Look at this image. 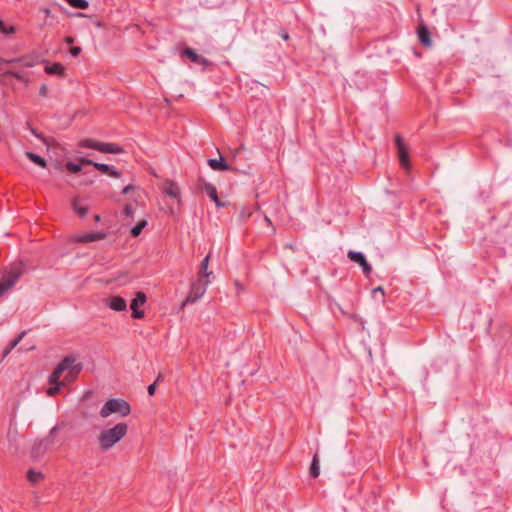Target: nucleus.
I'll return each instance as SVG.
<instances>
[{
  "label": "nucleus",
  "instance_id": "obj_38",
  "mask_svg": "<svg viewBox=\"0 0 512 512\" xmlns=\"http://www.w3.org/2000/svg\"><path fill=\"white\" fill-rule=\"evenodd\" d=\"M134 189V186L132 184H129V185H126L123 189H122V194H128L131 190Z\"/></svg>",
  "mask_w": 512,
  "mask_h": 512
},
{
  "label": "nucleus",
  "instance_id": "obj_15",
  "mask_svg": "<svg viewBox=\"0 0 512 512\" xmlns=\"http://www.w3.org/2000/svg\"><path fill=\"white\" fill-rule=\"evenodd\" d=\"M209 167L214 171H230L232 170L231 166L226 162L223 156H220L219 159L210 158L207 161Z\"/></svg>",
  "mask_w": 512,
  "mask_h": 512
},
{
  "label": "nucleus",
  "instance_id": "obj_42",
  "mask_svg": "<svg viewBox=\"0 0 512 512\" xmlns=\"http://www.w3.org/2000/svg\"><path fill=\"white\" fill-rule=\"evenodd\" d=\"M30 131H31V133H32L34 136H36L37 138H39V139H43L42 134H41V133H38L36 129H34V128H30Z\"/></svg>",
  "mask_w": 512,
  "mask_h": 512
},
{
  "label": "nucleus",
  "instance_id": "obj_11",
  "mask_svg": "<svg viewBox=\"0 0 512 512\" xmlns=\"http://www.w3.org/2000/svg\"><path fill=\"white\" fill-rule=\"evenodd\" d=\"M147 300L146 294L143 291H138L131 301L130 309L132 310V318L142 319L144 311L139 309V306L144 305Z\"/></svg>",
  "mask_w": 512,
  "mask_h": 512
},
{
  "label": "nucleus",
  "instance_id": "obj_7",
  "mask_svg": "<svg viewBox=\"0 0 512 512\" xmlns=\"http://www.w3.org/2000/svg\"><path fill=\"white\" fill-rule=\"evenodd\" d=\"M198 188L204 191L207 196L215 203L217 207H225L226 203L221 201L218 197L217 189L216 187L205 181L203 177H199L197 180Z\"/></svg>",
  "mask_w": 512,
  "mask_h": 512
},
{
  "label": "nucleus",
  "instance_id": "obj_41",
  "mask_svg": "<svg viewBox=\"0 0 512 512\" xmlns=\"http://www.w3.org/2000/svg\"><path fill=\"white\" fill-rule=\"evenodd\" d=\"M197 64L209 65L210 61L207 58L200 56V62H198Z\"/></svg>",
  "mask_w": 512,
  "mask_h": 512
},
{
  "label": "nucleus",
  "instance_id": "obj_32",
  "mask_svg": "<svg viewBox=\"0 0 512 512\" xmlns=\"http://www.w3.org/2000/svg\"><path fill=\"white\" fill-rule=\"evenodd\" d=\"M81 51L82 49L79 46H73L69 50L72 57H77L81 53Z\"/></svg>",
  "mask_w": 512,
  "mask_h": 512
},
{
  "label": "nucleus",
  "instance_id": "obj_25",
  "mask_svg": "<svg viewBox=\"0 0 512 512\" xmlns=\"http://www.w3.org/2000/svg\"><path fill=\"white\" fill-rule=\"evenodd\" d=\"M99 144L100 142L99 141H96L94 139H90V138H87V139H83L79 142V147H82V148H91V149H94V150H97V147H99Z\"/></svg>",
  "mask_w": 512,
  "mask_h": 512
},
{
  "label": "nucleus",
  "instance_id": "obj_40",
  "mask_svg": "<svg viewBox=\"0 0 512 512\" xmlns=\"http://www.w3.org/2000/svg\"><path fill=\"white\" fill-rule=\"evenodd\" d=\"M74 41H75V39H74V37H72V36H66V37L64 38V42H65L66 44H68V45L73 44V43H74Z\"/></svg>",
  "mask_w": 512,
  "mask_h": 512
},
{
  "label": "nucleus",
  "instance_id": "obj_44",
  "mask_svg": "<svg viewBox=\"0 0 512 512\" xmlns=\"http://www.w3.org/2000/svg\"><path fill=\"white\" fill-rule=\"evenodd\" d=\"M42 11L45 13L46 16H50V14H51L50 9H48V8H44Z\"/></svg>",
  "mask_w": 512,
  "mask_h": 512
},
{
  "label": "nucleus",
  "instance_id": "obj_6",
  "mask_svg": "<svg viewBox=\"0 0 512 512\" xmlns=\"http://www.w3.org/2000/svg\"><path fill=\"white\" fill-rule=\"evenodd\" d=\"M209 284L208 279L199 278L196 281L191 283L190 293L187 296L184 304L186 303H195L199 300L206 292L207 286Z\"/></svg>",
  "mask_w": 512,
  "mask_h": 512
},
{
  "label": "nucleus",
  "instance_id": "obj_18",
  "mask_svg": "<svg viewBox=\"0 0 512 512\" xmlns=\"http://www.w3.org/2000/svg\"><path fill=\"white\" fill-rule=\"evenodd\" d=\"M45 72L50 75H57L60 77H64L65 67L60 62H55L51 65H46Z\"/></svg>",
  "mask_w": 512,
  "mask_h": 512
},
{
  "label": "nucleus",
  "instance_id": "obj_4",
  "mask_svg": "<svg viewBox=\"0 0 512 512\" xmlns=\"http://www.w3.org/2000/svg\"><path fill=\"white\" fill-rule=\"evenodd\" d=\"M58 432L59 427L54 426L45 438L36 441L31 449V457L33 459H40L54 445Z\"/></svg>",
  "mask_w": 512,
  "mask_h": 512
},
{
  "label": "nucleus",
  "instance_id": "obj_30",
  "mask_svg": "<svg viewBox=\"0 0 512 512\" xmlns=\"http://www.w3.org/2000/svg\"><path fill=\"white\" fill-rule=\"evenodd\" d=\"M15 31H16V28L14 26H12V25L7 26L5 24V22L2 19H0V32L2 34H5V35L13 34V33H15Z\"/></svg>",
  "mask_w": 512,
  "mask_h": 512
},
{
  "label": "nucleus",
  "instance_id": "obj_45",
  "mask_svg": "<svg viewBox=\"0 0 512 512\" xmlns=\"http://www.w3.org/2000/svg\"><path fill=\"white\" fill-rule=\"evenodd\" d=\"M6 292V290L0 285V297Z\"/></svg>",
  "mask_w": 512,
  "mask_h": 512
},
{
  "label": "nucleus",
  "instance_id": "obj_35",
  "mask_svg": "<svg viewBox=\"0 0 512 512\" xmlns=\"http://www.w3.org/2000/svg\"><path fill=\"white\" fill-rule=\"evenodd\" d=\"M123 212L126 216H131L133 214V208L130 204H126L124 209H123Z\"/></svg>",
  "mask_w": 512,
  "mask_h": 512
},
{
  "label": "nucleus",
  "instance_id": "obj_1",
  "mask_svg": "<svg viewBox=\"0 0 512 512\" xmlns=\"http://www.w3.org/2000/svg\"><path fill=\"white\" fill-rule=\"evenodd\" d=\"M82 368L83 365L77 362L75 356L69 355L64 357L49 376V384L52 386L47 390V394L49 396H55L60 391L61 387L65 386V383L60 381V377L65 371H67L65 379L67 381H73Z\"/></svg>",
  "mask_w": 512,
  "mask_h": 512
},
{
  "label": "nucleus",
  "instance_id": "obj_39",
  "mask_svg": "<svg viewBox=\"0 0 512 512\" xmlns=\"http://www.w3.org/2000/svg\"><path fill=\"white\" fill-rule=\"evenodd\" d=\"M21 61V59H12V60H5L3 58H0V65L4 64V63H14V62H19Z\"/></svg>",
  "mask_w": 512,
  "mask_h": 512
},
{
  "label": "nucleus",
  "instance_id": "obj_22",
  "mask_svg": "<svg viewBox=\"0 0 512 512\" xmlns=\"http://www.w3.org/2000/svg\"><path fill=\"white\" fill-rule=\"evenodd\" d=\"M25 334H26V331H22L15 339H13L9 342L8 346L4 350V353H3L4 357L7 356L20 343V341L23 339Z\"/></svg>",
  "mask_w": 512,
  "mask_h": 512
},
{
  "label": "nucleus",
  "instance_id": "obj_33",
  "mask_svg": "<svg viewBox=\"0 0 512 512\" xmlns=\"http://www.w3.org/2000/svg\"><path fill=\"white\" fill-rule=\"evenodd\" d=\"M278 35L284 40L287 41L289 39V33L286 29H280Z\"/></svg>",
  "mask_w": 512,
  "mask_h": 512
},
{
  "label": "nucleus",
  "instance_id": "obj_13",
  "mask_svg": "<svg viewBox=\"0 0 512 512\" xmlns=\"http://www.w3.org/2000/svg\"><path fill=\"white\" fill-rule=\"evenodd\" d=\"M106 305L117 312H122L127 309L126 300L121 296H111L106 299Z\"/></svg>",
  "mask_w": 512,
  "mask_h": 512
},
{
  "label": "nucleus",
  "instance_id": "obj_27",
  "mask_svg": "<svg viewBox=\"0 0 512 512\" xmlns=\"http://www.w3.org/2000/svg\"><path fill=\"white\" fill-rule=\"evenodd\" d=\"M27 478L32 484H36L40 479L43 478V474L40 471H35L34 469H29L27 471Z\"/></svg>",
  "mask_w": 512,
  "mask_h": 512
},
{
  "label": "nucleus",
  "instance_id": "obj_3",
  "mask_svg": "<svg viewBox=\"0 0 512 512\" xmlns=\"http://www.w3.org/2000/svg\"><path fill=\"white\" fill-rule=\"evenodd\" d=\"M131 412L130 404L121 398L109 399L105 402L100 410V416L106 418L114 413H119L120 416L125 417Z\"/></svg>",
  "mask_w": 512,
  "mask_h": 512
},
{
  "label": "nucleus",
  "instance_id": "obj_14",
  "mask_svg": "<svg viewBox=\"0 0 512 512\" xmlns=\"http://www.w3.org/2000/svg\"><path fill=\"white\" fill-rule=\"evenodd\" d=\"M417 36L419 42L425 47H431L432 39L430 35V31L426 25L420 24L417 28Z\"/></svg>",
  "mask_w": 512,
  "mask_h": 512
},
{
  "label": "nucleus",
  "instance_id": "obj_20",
  "mask_svg": "<svg viewBox=\"0 0 512 512\" xmlns=\"http://www.w3.org/2000/svg\"><path fill=\"white\" fill-rule=\"evenodd\" d=\"M209 258H210V255H207L201 261L199 272H198L199 278L207 279L209 277V275L212 273V272H208Z\"/></svg>",
  "mask_w": 512,
  "mask_h": 512
},
{
  "label": "nucleus",
  "instance_id": "obj_36",
  "mask_svg": "<svg viewBox=\"0 0 512 512\" xmlns=\"http://www.w3.org/2000/svg\"><path fill=\"white\" fill-rule=\"evenodd\" d=\"M156 383H152L148 386L147 391L150 396H153L156 392Z\"/></svg>",
  "mask_w": 512,
  "mask_h": 512
},
{
  "label": "nucleus",
  "instance_id": "obj_5",
  "mask_svg": "<svg viewBox=\"0 0 512 512\" xmlns=\"http://www.w3.org/2000/svg\"><path fill=\"white\" fill-rule=\"evenodd\" d=\"M25 271L23 262L14 263L0 278V285L7 291L12 288Z\"/></svg>",
  "mask_w": 512,
  "mask_h": 512
},
{
  "label": "nucleus",
  "instance_id": "obj_2",
  "mask_svg": "<svg viewBox=\"0 0 512 512\" xmlns=\"http://www.w3.org/2000/svg\"><path fill=\"white\" fill-rule=\"evenodd\" d=\"M128 432V425L124 422L116 424L114 427L104 429L99 435V445L102 451H107L118 443Z\"/></svg>",
  "mask_w": 512,
  "mask_h": 512
},
{
  "label": "nucleus",
  "instance_id": "obj_12",
  "mask_svg": "<svg viewBox=\"0 0 512 512\" xmlns=\"http://www.w3.org/2000/svg\"><path fill=\"white\" fill-rule=\"evenodd\" d=\"M106 236L107 234L105 232H90L75 236L73 240L77 243H88L103 240Z\"/></svg>",
  "mask_w": 512,
  "mask_h": 512
},
{
  "label": "nucleus",
  "instance_id": "obj_34",
  "mask_svg": "<svg viewBox=\"0 0 512 512\" xmlns=\"http://www.w3.org/2000/svg\"><path fill=\"white\" fill-rule=\"evenodd\" d=\"M39 95L42 97H46L48 95V87L46 84H42L39 89Z\"/></svg>",
  "mask_w": 512,
  "mask_h": 512
},
{
  "label": "nucleus",
  "instance_id": "obj_29",
  "mask_svg": "<svg viewBox=\"0 0 512 512\" xmlns=\"http://www.w3.org/2000/svg\"><path fill=\"white\" fill-rule=\"evenodd\" d=\"M72 206H73V209L74 211L80 216V217H85L87 214H88V208L87 207H84V206H80L78 204V200L77 199H74L73 202H72Z\"/></svg>",
  "mask_w": 512,
  "mask_h": 512
},
{
  "label": "nucleus",
  "instance_id": "obj_8",
  "mask_svg": "<svg viewBox=\"0 0 512 512\" xmlns=\"http://www.w3.org/2000/svg\"><path fill=\"white\" fill-rule=\"evenodd\" d=\"M80 163H84L87 165L94 166L97 170H99L103 174H107L114 178H119L121 176V172L119 170H116L113 166H110L108 164L95 162L93 160H90L86 157H79Z\"/></svg>",
  "mask_w": 512,
  "mask_h": 512
},
{
  "label": "nucleus",
  "instance_id": "obj_17",
  "mask_svg": "<svg viewBox=\"0 0 512 512\" xmlns=\"http://www.w3.org/2000/svg\"><path fill=\"white\" fill-rule=\"evenodd\" d=\"M163 192L171 198L178 199V200L180 199V188L173 181L165 182Z\"/></svg>",
  "mask_w": 512,
  "mask_h": 512
},
{
  "label": "nucleus",
  "instance_id": "obj_19",
  "mask_svg": "<svg viewBox=\"0 0 512 512\" xmlns=\"http://www.w3.org/2000/svg\"><path fill=\"white\" fill-rule=\"evenodd\" d=\"M25 155L31 162H33L37 166L42 168H45L47 166V161L42 156L29 151H27Z\"/></svg>",
  "mask_w": 512,
  "mask_h": 512
},
{
  "label": "nucleus",
  "instance_id": "obj_37",
  "mask_svg": "<svg viewBox=\"0 0 512 512\" xmlns=\"http://www.w3.org/2000/svg\"><path fill=\"white\" fill-rule=\"evenodd\" d=\"M372 293H373L374 295H376V294L380 293L382 297H384V296H385L384 289H383L381 286H378V287L374 288V289L372 290Z\"/></svg>",
  "mask_w": 512,
  "mask_h": 512
},
{
  "label": "nucleus",
  "instance_id": "obj_26",
  "mask_svg": "<svg viewBox=\"0 0 512 512\" xmlns=\"http://www.w3.org/2000/svg\"><path fill=\"white\" fill-rule=\"evenodd\" d=\"M66 2L73 8L85 10L89 6V2L87 0H66Z\"/></svg>",
  "mask_w": 512,
  "mask_h": 512
},
{
  "label": "nucleus",
  "instance_id": "obj_31",
  "mask_svg": "<svg viewBox=\"0 0 512 512\" xmlns=\"http://www.w3.org/2000/svg\"><path fill=\"white\" fill-rule=\"evenodd\" d=\"M5 74L17 79L18 81H25V76L21 72L8 70L5 72Z\"/></svg>",
  "mask_w": 512,
  "mask_h": 512
},
{
  "label": "nucleus",
  "instance_id": "obj_47",
  "mask_svg": "<svg viewBox=\"0 0 512 512\" xmlns=\"http://www.w3.org/2000/svg\"><path fill=\"white\" fill-rule=\"evenodd\" d=\"M24 66H26V67H31V66H32V64H31L30 62H25V63H24Z\"/></svg>",
  "mask_w": 512,
  "mask_h": 512
},
{
  "label": "nucleus",
  "instance_id": "obj_28",
  "mask_svg": "<svg viewBox=\"0 0 512 512\" xmlns=\"http://www.w3.org/2000/svg\"><path fill=\"white\" fill-rule=\"evenodd\" d=\"M147 224L146 220H140L130 231L132 237H138Z\"/></svg>",
  "mask_w": 512,
  "mask_h": 512
},
{
  "label": "nucleus",
  "instance_id": "obj_24",
  "mask_svg": "<svg viewBox=\"0 0 512 512\" xmlns=\"http://www.w3.org/2000/svg\"><path fill=\"white\" fill-rule=\"evenodd\" d=\"M78 162H73V161H67L65 166H66V169L70 172V173H79L81 170H82V165H85L84 163H80L79 161V158L77 159Z\"/></svg>",
  "mask_w": 512,
  "mask_h": 512
},
{
  "label": "nucleus",
  "instance_id": "obj_46",
  "mask_svg": "<svg viewBox=\"0 0 512 512\" xmlns=\"http://www.w3.org/2000/svg\"><path fill=\"white\" fill-rule=\"evenodd\" d=\"M94 220H95L96 222L100 221V215L96 214V215L94 216Z\"/></svg>",
  "mask_w": 512,
  "mask_h": 512
},
{
  "label": "nucleus",
  "instance_id": "obj_10",
  "mask_svg": "<svg viewBox=\"0 0 512 512\" xmlns=\"http://www.w3.org/2000/svg\"><path fill=\"white\" fill-rule=\"evenodd\" d=\"M347 256L352 262L359 264L365 276H369L371 274L372 266L368 263L362 252L350 250Z\"/></svg>",
  "mask_w": 512,
  "mask_h": 512
},
{
  "label": "nucleus",
  "instance_id": "obj_43",
  "mask_svg": "<svg viewBox=\"0 0 512 512\" xmlns=\"http://www.w3.org/2000/svg\"><path fill=\"white\" fill-rule=\"evenodd\" d=\"M163 378H164L163 374L159 373L156 380L153 383H156V385H157L160 381L163 380Z\"/></svg>",
  "mask_w": 512,
  "mask_h": 512
},
{
  "label": "nucleus",
  "instance_id": "obj_23",
  "mask_svg": "<svg viewBox=\"0 0 512 512\" xmlns=\"http://www.w3.org/2000/svg\"><path fill=\"white\" fill-rule=\"evenodd\" d=\"M182 55L186 56L187 58H189L190 61L193 62V63L200 62V55L197 54V52L194 49L190 48V47H186L185 49H183Z\"/></svg>",
  "mask_w": 512,
  "mask_h": 512
},
{
  "label": "nucleus",
  "instance_id": "obj_16",
  "mask_svg": "<svg viewBox=\"0 0 512 512\" xmlns=\"http://www.w3.org/2000/svg\"><path fill=\"white\" fill-rule=\"evenodd\" d=\"M97 151L107 154H121L124 152V149L116 143L100 142L99 147H97Z\"/></svg>",
  "mask_w": 512,
  "mask_h": 512
},
{
  "label": "nucleus",
  "instance_id": "obj_21",
  "mask_svg": "<svg viewBox=\"0 0 512 512\" xmlns=\"http://www.w3.org/2000/svg\"><path fill=\"white\" fill-rule=\"evenodd\" d=\"M309 474L312 478H317L320 474V465H319V457L318 454H315L313 456L310 468H309Z\"/></svg>",
  "mask_w": 512,
  "mask_h": 512
},
{
  "label": "nucleus",
  "instance_id": "obj_9",
  "mask_svg": "<svg viewBox=\"0 0 512 512\" xmlns=\"http://www.w3.org/2000/svg\"><path fill=\"white\" fill-rule=\"evenodd\" d=\"M395 145L398 152L399 162L403 168H410L409 152L400 134L395 135Z\"/></svg>",
  "mask_w": 512,
  "mask_h": 512
}]
</instances>
